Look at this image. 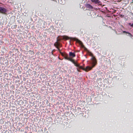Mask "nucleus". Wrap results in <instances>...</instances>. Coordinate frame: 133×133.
<instances>
[{
    "label": "nucleus",
    "instance_id": "obj_1",
    "mask_svg": "<svg viewBox=\"0 0 133 133\" xmlns=\"http://www.w3.org/2000/svg\"><path fill=\"white\" fill-rule=\"evenodd\" d=\"M90 56L92 57L91 59L92 62V64L93 65V66H94L96 64V61L95 58L93 55V54L91 53H90Z\"/></svg>",
    "mask_w": 133,
    "mask_h": 133
},
{
    "label": "nucleus",
    "instance_id": "obj_8",
    "mask_svg": "<svg viewBox=\"0 0 133 133\" xmlns=\"http://www.w3.org/2000/svg\"><path fill=\"white\" fill-rule=\"evenodd\" d=\"M68 60L72 62L73 63H75L74 60L70 57H68Z\"/></svg>",
    "mask_w": 133,
    "mask_h": 133
},
{
    "label": "nucleus",
    "instance_id": "obj_12",
    "mask_svg": "<svg viewBox=\"0 0 133 133\" xmlns=\"http://www.w3.org/2000/svg\"><path fill=\"white\" fill-rule=\"evenodd\" d=\"M128 24L131 26L133 27V24H131V23H129Z\"/></svg>",
    "mask_w": 133,
    "mask_h": 133
},
{
    "label": "nucleus",
    "instance_id": "obj_15",
    "mask_svg": "<svg viewBox=\"0 0 133 133\" xmlns=\"http://www.w3.org/2000/svg\"><path fill=\"white\" fill-rule=\"evenodd\" d=\"M68 57H65V59H67V60H68Z\"/></svg>",
    "mask_w": 133,
    "mask_h": 133
},
{
    "label": "nucleus",
    "instance_id": "obj_16",
    "mask_svg": "<svg viewBox=\"0 0 133 133\" xmlns=\"http://www.w3.org/2000/svg\"><path fill=\"white\" fill-rule=\"evenodd\" d=\"M123 32H125L126 33H128V32H126L125 31H123Z\"/></svg>",
    "mask_w": 133,
    "mask_h": 133
},
{
    "label": "nucleus",
    "instance_id": "obj_10",
    "mask_svg": "<svg viewBox=\"0 0 133 133\" xmlns=\"http://www.w3.org/2000/svg\"><path fill=\"white\" fill-rule=\"evenodd\" d=\"M59 45V43L58 42H56L54 44L55 46H56L57 48H58V46Z\"/></svg>",
    "mask_w": 133,
    "mask_h": 133
},
{
    "label": "nucleus",
    "instance_id": "obj_6",
    "mask_svg": "<svg viewBox=\"0 0 133 133\" xmlns=\"http://www.w3.org/2000/svg\"><path fill=\"white\" fill-rule=\"evenodd\" d=\"M92 2H94L95 3H99L100 2L99 0H91Z\"/></svg>",
    "mask_w": 133,
    "mask_h": 133
},
{
    "label": "nucleus",
    "instance_id": "obj_5",
    "mask_svg": "<svg viewBox=\"0 0 133 133\" xmlns=\"http://www.w3.org/2000/svg\"><path fill=\"white\" fill-rule=\"evenodd\" d=\"M69 55L70 56H72V57H74L75 56V54L72 52H70Z\"/></svg>",
    "mask_w": 133,
    "mask_h": 133
},
{
    "label": "nucleus",
    "instance_id": "obj_4",
    "mask_svg": "<svg viewBox=\"0 0 133 133\" xmlns=\"http://www.w3.org/2000/svg\"><path fill=\"white\" fill-rule=\"evenodd\" d=\"M85 6L87 8H89L90 9H92L93 8L89 4H86L85 5Z\"/></svg>",
    "mask_w": 133,
    "mask_h": 133
},
{
    "label": "nucleus",
    "instance_id": "obj_2",
    "mask_svg": "<svg viewBox=\"0 0 133 133\" xmlns=\"http://www.w3.org/2000/svg\"><path fill=\"white\" fill-rule=\"evenodd\" d=\"M92 67H89V66H87L85 68H83L81 66H79V68L81 69H82L83 70H85V71H88L90 70H91L92 68L94 67V66H93V65L92 64Z\"/></svg>",
    "mask_w": 133,
    "mask_h": 133
},
{
    "label": "nucleus",
    "instance_id": "obj_14",
    "mask_svg": "<svg viewBox=\"0 0 133 133\" xmlns=\"http://www.w3.org/2000/svg\"><path fill=\"white\" fill-rule=\"evenodd\" d=\"M128 34H129V35L131 37H132V35L130 33H128Z\"/></svg>",
    "mask_w": 133,
    "mask_h": 133
},
{
    "label": "nucleus",
    "instance_id": "obj_9",
    "mask_svg": "<svg viewBox=\"0 0 133 133\" xmlns=\"http://www.w3.org/2000/svg\"><path fill=\"white\" fill-rule=\"evenodd\" d=\"M68 60L72 62L73 63H75L74 60L70 57H68Z\"/></svg>",
    "mask_w": 133,
    "mask_h": 133
},
{
    "label": "nucleus",
    "instance_id": "obj_3",
    "mask_svg": "<svg viewBox=\"0 0 133 133\" xmlns=\"http://www.w3.org/2000/svg\"><path fill=\"white\" fill-rule=\"evenodd\" d=\"M7 12L6 10L3 7H0V12L3 14H5Z\"/></svg>",
    "mask_w": 133,
    "mask_h": 133
},
{
    "label": "nucleus",
    "instance_id": "obj_13",
    "mask_svg": "<svg viewBox=\"0 0 133 133\" xmlns=\"http://www.w3.org/2000/svg\"><path fill=\"white\" fill-rule=\"evenodd\" d=\"M74 64L76 66H79V65L76 63L75 62V63Z\"/></svg>",
    "mask_w": 133,
    "mask_h": 133
},
{
    "label": "nucleus",
    "instance_id": "obj_11",
    "mask_svg": "<svg viewBox=\"0 0 133 133\" xmlns=\"http://www.w3.org/2000/svg\"><path fill=\"white\" fill-rule=\"evenodd\" d=\"M69 37H68L67 36H63V39H69Z\"/></svg>",
    "mask_w": 133,
    "mask_h": 133
},
{
    "label": "nucleus",
    "instance_id": "obj_7",
    "mask_svg": "<svg viewBox=\"0 0 133 133\" xmlns=\"http://www.w3.org/2000/svg\"><path fill=\"white\" fill-rule=\"evenodd\" d=\"M77 42L78 43H79V44H80L81 45V46L82 47H84V46L83 44L82 43L81 41H80V40H77Z\"/></svg>",
    "mask_w": 133,
    "mask_h": 133
}]
</instances>
